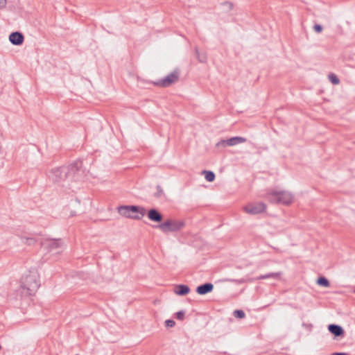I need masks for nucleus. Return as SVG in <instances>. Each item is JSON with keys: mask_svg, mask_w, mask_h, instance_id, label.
Returning a JSON list of instances; mask_svg holds the SVG:
<instances>
[{"mask_svg": "<svg viewBox=\"0 0 355 355\" xmlns=\"http://www.w3.org/2000/svg\"><path fill=\"white\" fill-rule=\"evenodd\" d=\"M82 165L83 162L77 160L69 166L53 168L46 171V174L54 183H60L66 180L77 182L80 180L84 173Z\"/></svg>", "mask_w": 355, "mask_h": 355, "instance_id": "1", "label": "nucleus"}, {"mask_svg": "<svg viewBox=\"0 0 355 355\" xmlns=\"http://www.w3.org/2000/svg\"><path fill=\"white\" fill-rule=\"evenodd\" d=\"M40 286V275L35 268L28 272L21 282L22 294L31 296L35 295Z\"/></svg>", "mask_w": 355, "mask_h": 355, "instance_id": "2", "label": "nucleus"}, {"mask_svg": "<svg viewBox=\"0 0 355 355\" xmlns=\"http://www.w3.org/2000/svg\"><path fill=\"white\" fill-rule=\"evenodd\" d=\"M117 210L121 216L134 220H141L146 214V209L138 205H121Z\"/></svg>", "mask_w": 355, "mask_h": 355, "instance_id": "3", "label": "nucleus"}, {"mask_svg": "<svg viewBox=\"0 0 355 355\" xmlns=\"http://www.w3.org/2000/svg\"><path fill=\"white\" fill-rule=\"evenodd\" d=\"M266 198L272 204H282L288 205L293 200V195L286 191H272L266 194Z\"/></svg>", "mask_w": 355, "mask_h": 355, "instance_id": "4", "label": "nucleus"}, {"mask_svg": "<svg viewBox=\"0 0 355 355\" xmlns=\"http://www.w3.org/2000/svg\"><path fill=\"white\" fill-rule=\"evenodd\" d=\"M185 226L184 220H178L173 219H168L164 223H162L155 226L160 229L164 233L168 232H175L181 230Z\"/></svg>", "mask_w": 355, "mask_h": 355, "instance_id": "5", "label": "nucleus"}, {"mask_svg": "<svg viewBox=\"0 0 355 355\" xmlns=\"http://www.w3.org/2000/svg\"><path fill=\"white\" fill-rule=\"evenodd\" d=\"M179 78L180 70L176 69L164 78L154 82V85L161 87H168L171 85L177 83L179 80Z\"/></svg>", "mask_w": 355, "mask_h": 355, "instance_id": "6", "label": "nucleus"}, {"mask_svg": "<svg viewBox=\"0 0 355 355\" xmlns=\"http://www.w3.org/2000/svg\"><path fill=\"white\" fill-rule=\"evenodd\" d=\"M266 209V204L261 202L248 203L243 207V211L251 215L263 213Z\"/></svg>", "mask_w": 355, "mask_h": 355, "instance_id": "7", "label": "nucleus"}, {"mask_svg": "<svg viewBox=\"0 0 355 355\" xmlns=\"http://www.w3.org/2000/svg\"><path fill=\"white\" fill-rule=\"evenodd\" d=\"M246 141V139L242 137H233L227 139H222L218 141L216 144L217 146H222L223 147L226 146H232L237 145L239 144H241Z\"/></svg>", "mask_w": 355, "mask_h": 355, "instance_id": "8", "label": "nucleus"}, {"mask_svg": "<svg viewBox=\"0 0 355 355\" xmlns=\"http://www.w3.org/2000/svg\"><path fill=\"white\" fill-rule=\"evenodd\" d=\"M146 214L150 221L159 223L163 220L162 214L155 208L150 209Z\"/></svg>", "mask_w": 355, "mask_h": 355, "instance_id": "9", "label": "nucleus"}, {"mask_svg": "<svg viewBox=\"0 0 355 355\" xmlns=\"http://www.w3.org/2000/svg\"><path fill=\"white\" fill-rule=\"evenodd\" d=\"M42 245L51 252L57 250L62 245L61 239H46Z\"/></svg>", "mask_w": 355, "mask_h": 355, "instance_id": "10", "label": "nucleus"}, {"mask_svg": "<svg viewBox=\"0 0 355 355\" xmlns=\"http://www.w3.org/2000/svg\"><path fill=\"white\" fill-rule=\"evenodd\" d=\"M9 40L13 45H21L24 41V35L18 31L12 32L9 35Z\"/></svg>", "mask_w": 355, "mask_h": 355, "instance_id": "11", "label": "nucleus"}, {"mask_svg": "<svg viewBox=\"0 0 355 355\" xmlns=\"http://www.w3.org/2000/svg\"><path fill=\"white\" fill-rule=\"evenodd\" d=\"M213 290V284L210 282H207L197 286L196 291L198 294L203 295L212 292Z\"/></svg>", "mask_w": 355, "mask_h": 355, "instance_id": "12", "label": "nucleus"}, {"mask_svg": "<svg viewBox=\"0 0 355 355\" xmlns=\"http://www.w3.org/2000/svg\"><path fill=\"white\" fill-rule=\"evenodd\" d=\"M329 331L335 337L343 336L345 331L343 327L338 324H330L328 325Z\"/></svg>", "mask_w": 355, "mask_h": 355, "instance_id": "13", "label": "nucleus"}, {"mask_svg": "<svg viewBox=\"0 0 355 355\" xmlns=\"http://www.w3.org/2000/svg\"><path fill=\"white\" fill-rule=\"evenodd\" d=\"M174 292L178 295L184 296L190 292V288L187 285L178 284L175 286Z\"/></svg>", "mask_w": 355, "mask_h": 355, "instance_id": "14", "label": "nucleus"}, {"mask_svg": "<svg viewBox=\"0 0 355 355\" xmlns=\"http://www.w3.org/2000/svg\"><path fill=\"white\" fill-rule=\"evenodd\" d=\"M282 272H269L266 275H261L256 278L257 280L260 279H265L268 278H273V279H279L281 277Z\"/></svg>", "mask_w": 355, "mask_h": 355, "instance_id": "15", "label": "nucleus"}, {"mask_svg": "<svg viewBox=\"0 0 355 355\" xmlns=\"http://www.w3.org/2000/svg\"><path fill=\"white\" fill-rule=\"evenodd\" d=\"M316 283L318 285H319L320 286L325 287V288H327L330 286L329 281L327 279V278H326L324 276L319 277L317 279Z\"/></svg>", "mask_w": 355, "mask_h": 355, "instance_id": "16", "label": "nucleus"}, {"mask_svg": "<svg viewBox=\"0 0 355 355\" xmlns=\"http://www.w3.org/2000/svg\"><path fill=\"white\" fill-rule=\"evenodd\" d=\"M202 173L205 175V178L207 181L209 182L214 181L216 175L213 171L204 170Z\"/></svg>", "mask_w": 355, "mask_h": 355, "instance_id": "17", "label": "nucleus"}, {"mask_svg": "<svg viewBox=\"0 0 355 355\" xmlns=\"http://www.w3.org/2000/svg\"><path fill=\"white\" fill-rule=\"evenodd\" d=\"M196 56H197V58L198 60V61L201 63H205L207 61V55H206V53H200L198 51V49L196 48Z\"/></svg>", "mask_w": 355, "mask_h": 355, "instance_id": "18", "label": "nucleus"}, {"mask_svg": "<svg viewBox=\"0 0 355 355\" xmlns=\"http://www.w3.org/2000/svg\"><path fill=\"white\" fill-rule=\"evenodd\" d=\"M156 190L157 191L153 195L155 198H161L162 197H165L164 190L160 185H157L156 187Z\"/></svg>", "mask_w": 355, "mask_h": 355, "instance_id": "19", "label": "nucleus"}, {"mask_svg": "<svg viewBox=\"0 0 355 355\" xmlns=\"http://www.w3.org/2000/svg\"><path fill=\"white\" fill-rule=\"evenodd\" d=\"M329 80L333 85H338L340 83V80L338 77L334 73H329Z\"/></svg>", "mask_w": 355, "mask_h": 355, "instance_id": "20", "label": "nucleus"}, {"mask_svg": "<svg viewBox=\"0 0 355 355\" xmlns=\"http://www.w3.org/2000/svg\"><path fill=\"white\" fill-rule=\"evenodd\" d=\"M233 315L239 319H243L245 316V312L241 309H236L233 312Z\"/></svg>", "mask_w": 355, "mask_h": 355, "instance_id": "21", "label": "nucleus"}, {"mask_svg": "<svg viewBox=\"0 0 355 355\" xmlns=\"http://www.w3.org/2000/svg\"><path fill=\"white\" fill-rule=\"evenodd\" d=\"M22 239H24V243L28 245H32L36 243V239L32 237H23Z\"/></svg>", "mask_w": 355, "mask_h": 355, "instance_id": "22", "label": "nucleus"}, {"mask_svg": "<svg viewBox=\"0 0 355 355\" xmlns=\"http://www.w3.org/2000/svg\"><path fill=\"white\" fill-rule=\"evenodd\" d=\"M175 317L179 320H183L185 317V312L184 311H179L175 313Z\"/></svg>", "mask_w": 355, "mask_h": 355, "instance_id": "23", "label": "nucleus"}, {"mask_svg": "<svg viewBox=\"0 0 355 355\" xmlns=\"http://www.w3.org/2000/svg\"><path fill=\"white\" fill-rule=\"evenodd\" d=\"M165 325L167 327H173L175 325V322L173 320H166L165 321Z\"/></svg>", "mask_w": 355, "mask_h": 355, "instance_id": "24", "label": "nucleus"}, {"mask_svg": "<svg viewBox=\"0 0 355 355\" xmlns=\"http://www.w3.org/2000/svg\"><path fill=\"white\" fill-rule=\"evenodd\" d=\"M313 30L317 33H320L322 31L323 28H322V26L320 24H315L313 26Z\"/></svg>", "mask_w": 355, "mask_h": 355, "instance_id": "25", "label": "nucleus"}, {"mask_svg": "<svg viewBox=\"0 0 355 355\" xmlns=\"http://www.w3.org/2000/svg\"><path fill=\"white\" fill-rule=\"evenodd\" d=\"M302 327H304V328H306V329L311 331V329H312V324H306V323H302Z\"/></svg>", "mask_w": 355, "mask_h": 355, "instance_id": "26", "label": "nucleus"}, {"mask_svg": "<svg viewBox=\"0 0 355 355\" xmlns=\"http://www.w3.org/2000/svg\"><path fill=\"white\" fill-rule=\"evenodd\" d=\"M6 6V0H0V9L5 8Z\"/></svg>", "mask_w": 355, "mask_h": 355, "instance_id": "27", "label": "nucleus"}, {"mask_svg": "<svg viewBox=\"0 0 355 355\" xmlns=\"http://www.w3.org/2000/svg\"><path fill=\"white\" fill-rule=\"evenodd\" d=\"M223 4L228 5V6H229L230 9H232V7H233L232 3H230V2H228V1H225V2H224V3H223Z\"/></svg>", "mask_w": 355, "mask_h": 355, "instance_id": "28", "label": "nucleus"}]
</instances>
